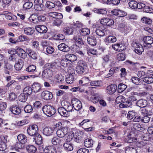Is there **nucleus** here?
Masks as SVG:
<instances>
[{"label": "nucleus", "mask_w": 153, "mask_h": 153, "mask_svg": "<svg viewBox=\"0 0 153 153\" xmlns=\"http://www.w3.org/2000/svg\"><path fill=\"white\" fill-rule=\"evenodd\" d=\"M136 104L137 106L143 108L146 107L147 105L148 102L146 100L140 99L137 101Z\"/></svg>", "instance_id": "nucleus-23"}, {"label": "nucleus", "mask_w": 153, "mask_h": 153, "mask_svg": "<svg viewBox=\"0 0 153 153\" xmlns=\"http://www.w3.org/2000/svg\"><path fill=\"white\" fill-rule=\"evenodd\" d=\"M26 149L29 153H35L37 150L36 147L33 145H28Z\"/></svg>", "instance_id": "nucleus-37"}, {"label": "nucleus", "mask_w": 153, "mask_h": 153, "mask_svg": "<svg viewBox=\"0 0 153 153\" xmlns=\"http://www.w3.org/2000/svg\"><path fill=\"white\" fill-rule=\"evenodd\" d=\"M4 69H7L9 71H12L13 69V66L8 63L7 61L5 60L4 61Z\"/></svg>", "instance_id": "nucleus-46"}, {"label": "nucleus", "mask_w": 153, "mask_h": 153, "mask_svg": "<svg viewBox=\"0 0 153 153\" xmlns=\"http://www.w3.org/2000/svg\"><path fill=\"white\" fill-rule=\"evenodd\" d=\"M0 142V151H4L7 149L6 143L8 141V136H1Z\"/></svg>", "instance_id": "nucleus-3"}, {"label": "nucleus", "mask_w": 153, "mask_h": 153, "mask_svg": "<svg viewBox=\"0 0 153 153\" xmlns=\"http://www.w3.org/2000/svg\"><path fill=\"white\" fill-rule=\"evenodd\" d=\"M141 113L147 115H151L153 114V109L149 108H143L141 111Z\"/></svg>", "instance_id": "nucleus-32"}, {"label": "nucleus", "mask_w": 153, "mask_h": 153, "mask_svg": "<svg viewBox=\"0 0 153 153\" xmlns=\"http://www.w3.org/2000/svg\"><path fill=\"white\" fill-rule=\"evenodd\" d=\"M135 0H131L129 3V7L132 9H135L138 7V4L134 1Z\"/></svg>", "instance_id": "nucleus-48"}, {"label": "nucleus", "mask_w": 153, "mask_h": 153, "mask_svg": "<svg viewBox=\"0 0 153 153\" xmlns=\"http://www.w3.org/2000/svg\"><path fill=\"white\" fill-rule=\"evenodd\" d=\"M127 88V86L123 83H120L118 86V91L119 93L123 92Z\"/></svg>", "instance_id": "nucleus-47"}, {"label": "nucleus", "mask_w": 153, "mask_h": 153, "mask_svg": "<svg viewBox=\"0 0 153 153\" xmlns=\"http://www.w3.org/2000/svg\"><path fill=\"white\" fill-rule=\"evenodd\" d=\"M72 72H70L69 74L68 77L66 78V82L68 84H71L73 83L74 80V75L75 74V71L73 69H72Z\"/></svg>", "instance_id": "nucleus-9"}, {"label": "nucleus", "mask_w": 153, "mask_h": 153, "mask_svg": "<svg viewBox=\"0 0 153 153\" xmlns=\"http://www.w3.org/2000/svg\"><path fill=\"white\" fill-rule=\"evenodd\" d=\"M32 92V88L29 86H27L23 90V93L28 96L31 95Z\"/></svg>", "instance_id": "nucleus-44"}, {"label": "nucleus", "mask_w": 153, "mask_h": 153, "mask_svg": "<svg viewBox=\"0 0 153 153\" xmlns=\"http://www.w3.org/2000/svg\"><path fill=\"white\" fill-rule=\"evenodd\" d=\"M32 89V91L35 93L41 91L42 90L40 84L38 82H34L33 83Z\"/></svg>", "instance_id": "nucleus-20"}, {"label": "nucleus", "mask_w": 153, "mask_h": 153, "mask_svg": "<svg viewBox=\"0 0 153 153\" xmlns=\"http://www.w3.org/2000/svg\"><path fill=\"white\" fill-rule=\"evenodd\" d=\"M54 131L53 128L46 126L43 129V134L46 136H50L53 135Z\"/></svg>", "instance_id": "nucleus-8"}, {"label": "nucleus", "mask_w": 153, "mask_h": 153, "mask_svg": "<svg viewBox=\"0 0 153 153\" xmlns=\"http://www.w3.org/2000/svg\"><path fill=\"white\" fill-rule=\"evenodd\" d=\"M64 149L67 151H71L73 149V144L69 140H66V142L64 143Z\"/></svg>", "instance_id": "nucleus-17"}, {"label": "nucleus", "mask_w": 153, "mask_h": 153, "mask_svg": "<svg viewBox=\"0 0 153 153\" xmlns=\"http://www.w3.org/2000/svg\"><path fill=\"white\" fill-rule=\"evenodd\" d=\"M23 144L21 143L20 142H16L14 145L11 146V149L13 150L14 148H18L19 149H22L23 148Z\"/></svg>", "instance_id": "nucleus-49"}, {"label": "nucleus", "mask_w": 153, "mask_h": 153, "mask_svg": "<svg viewBox=\"0 0 153 153\" xmlns=\"http://www.w3.org/2000/svg\"><path fill=\"white\" fill-rule=\"evenodd\" d=\"M87 40L88 43L92 46H94L97 43V41L95 37L91 36L88 37L87 38Z\"/></svg>", "instance_id": "nucleus-24"}, {"label": "nucleus", "mask_w": 153, "mask_h": 153, "mask_svg": "<svg viewBox=\"0 0 153 153\" xmlns=\"http://www.w3.org/2000/svg\"><path fill=\"white\" fill-rule=\"evenodd\" d=\"M131 102L128 101H124L122 103H121L119 105V107L121 108H128L131 106Z\"/></svg>", "instance_id": "nucleus-40"}, {"label": "nucleus", "mask_w": 153, "mask_h": 153, "mask_svg": "<svg viewBox=\"0 0 153 153\" xmlns=\"http://www.w3.org/2000/svg\"><path fill=\"white\" fill-rule=\"evenodd\" d=\"M126 99L125 97L122 96H120L117 97L116 99V102L117 103H122Z\"/></svg>", "instance_id": "nucleus-52"}, {"label": "nucleus", "mask_w": 153, "mask_h": 153, "mask_svg": "<svg viewBox=\"0 0 153 153\" xmlns=\"http://www.w3.org/2000/svg\"><path fill=\"white\" fill-rule=\"evenodd\" d=\"M119 69L117 67H114L110 69L109 71V73L107 74L108 77L111 76L114 73L117 71Z\"/></svg>", "instance_id": "nucleus-53"}, {"label": "nucleus", "mask_w": 153, "mask_h": 153, "mask_svg": "<svg viewBox=\"0 0 153 153\" xmlns=\"http://www.w3.org/2000/svg\"><path fill=\"white\" fill-rule=\"evenodd\" d=\"M48 15L56 19H61L63 18L61 13L56 12H50L48 13Z\"/></svg>", "instance_id": "nucleus-27"}, {"label": "nucleus", "mask_w": 153, "mask_h": 153, "mask_svg": "<svg viewBox=\"0 0 153 153\" xmlns=\"http://www.w3.org/2000/svg\"><path fill=\"white\" fill-rule=\"evenodd\" d=\"M55 126L56 127H58L59 129L63 128V127H68L63 122H59L56 124Z\"/></svg>", "instance_id": "nucleus-60"}, {"label": "nucleus", "mask_w": 153, "mask_h": 153, "mask_svg": "<svg viewBox=\"0 0 153 153\" xmlns=\"http://www.w3.org/2000/svg\"><path fill=\"white\" fill-rule=\"evenodd\" d=\"M33 141L38 145L41 144L42 143V140L41 136L39 133L33 136Z\"/></svg>", "instance_id": "nucleus-21"}, {"label": "nucleus", "mask_w": 153, "mask_h": 153, "mask_svg": "<svg viewBox=\"0 0 153 153\" xmlns=\"http://www.w3.org/2000/svg\"><path fill=\"white\" fill-rule=\"evenodd\" d=\"M66 60L70 62H74L76 60L77 56L74 54H66L65 56Z\"/></svg>", "instance_id": "nucleus-25"}, {"label": "nucleus", "mask_w": 153, "mask_h": 153, "mask_svg": "<svg viewBox=\"0 0 153 153\" xmlns=\"http://www.w3.org/2000/svg\"><path fill=\"white\" fill-rule=\"evenodd\" d=\"M111 13L115 15L121 17H124L127 15V13L123 10H112Z\"/></svg>", "instance_id": "nucleus-11"}, {"label": "nucleus", "mask_w": 153, "mask_h": 153, "mask_svg": "<svg viewBox=\"0 0 153 153\" xmlns=\"http://www.w3.org/2000/svg\"><path fill=\"white\" fill-rule=\"evenodd\" d=\"M38 130V128L37 125H30L27 128V132L30 136H33L38 133L37 132Z\"/></svg>", "instance_id": "nucleus-2"}, {"label": "nucleus", "mask_w": 153, "mask_h": 153, "mask_svg": "<svg viewBox=\"0 0 153 153\" xmlns=\"http://www.w3.org/2000/svg\"><path fill=\"white\" fill-rule=\"evenodd\" d=\"M58 113L64 117H67L69 116V114L67 110L62 107H59L58 109Z\"/></svg>", "instance_id": "nucleus-22"}, {"label": "nucleus", "mask_w": 153, "mask_h": 153, "mask_svg": "<svg viewBox=\"0 0 153 153\" xmlns=\"http://www.w3.org/2000/svg\"><path fill=\"white\" fill-rule=\"evenodd\" d=\"M54 37L57 40H62L65 39V36L62 34H56L54 35Z\"/></svg>", "instance_id": "nucleus-62"}, {"label": "nucleus", "mask_w": 153, "mask_h": 153, "mask_svg": "<svg viewBox=\"0 0 153 153\" xmlns=\"http://www.w3.org/2000/svg\"><path fill=\"white\" fill-rule=\"evenodd\" d=\"M68 130V127H63V128L58 129L56 131V134L60 138L64 137L67 134Z\"/></svg>", "instance_id": "nucleus-5"}, {"label": "nucleus", "mask_w": 153, "mask_h": 153, "mask_svg": "<svg viewBox=\"0 0 153 153\" xmlns=\"http://www.w3.org/2000/svg\"><path fill=\"white\" fill-rule=\"evenodd\" d=\"M141 20L143 23L149 25L151 24L152 22V21L151 19L145 17L142 18Z\"/></svg>", "instance_id": "nucleus-63"}, {"label": "nucleus", "mask_w": 153, "mask_h": 153, "mask_svg": "<svg viewBox=\"0 0 153 153\" xmlns=\"http://www.w3.org/2000/svg\"><path fill=\"white\" fill-rule=\"evenodd\" d=\"M85 68L83 67H80L77 66L76 67V72L79 74H82L85 71Z\"/></svg>", "instance_id": "nucleus-58"}, {"label": "nucleus", "mask_w": 153, "mask_h": 153, "mask_svg": "<svg viewBox=\"0 0 153 153\" xmlns=\"http://www.w3.org/2000/svg\"><path fill=\"white\" fill-rule=\"evenodd\" d=\"M90 33V30L87 28L81 29L79 30L80 34L83 36H86L89 34Z\"/></svg>", "instance_id": "nucleus-35"}, {"label": "nucleus", "mask_w": 153, "mask_h": 153, "mask_svg": "<svg viewBox=\"0 0 153 153\" xmlns=\"http://www.w3.org/2000/svg\"><path fill=\"white\" fill-rule=\"evenodd\" d=\"M117 89V86L115 84L108 86L107 88V92L109 94L114 93Z\"/></svg>", "instance_id": "nucleus-12"}, {"label": "nucleus", "mask_w": 153, "mask_h": 153, "mask_svg": "<svg viewBox=\"0 0 153 153\" xmlns=\"http://www.w3.org/2000/svg\"><path fill=\"white\" fill-rule=\"evenodd\" d=\"M72 105L74 109L77 111H79L82 108V104L81 101L77 98H73L71 101Z\"/></svg>", "instance_id": "nucleus-4"}, {"label": "nucleus", "mask_w": 153, "mask_h": 153, "mask_svg": "<svg viewBox=\"0 0 153 153\" xmlns=\"http://www.w3.org/2000/svg\"><path fill=\"white\" fill-rule=\"evenodd\" d=\"M36 67L34 65H30L26 69V71L31 74L36 71Z\"/></svg>", "instance_id": "nucleus-42"}, {"label": "nucleus", "mask_w": 153, "mask_h": 153, "mask_svg": "<svg viewBox=\"0 0 153 153\" xmlns=\"http://www.w3.org/2000/svg\"><path fill=\"white\" fill-rule=\"evenodd\" d=\"M63 33L66 35L72 34L74 33V28L70 27H65L63 29Z\"/></svg>", "instance_id": "nucleus-18"}, {"label": "nucleus", "mask_w": 153, "mask_h": 153, "mask_svg": "<svg viewBox=\"0 0 153 153\" xmlns=\"http://www.w3.org/2000/svg\"><path fill=\"white\" fill-rule=\"evenodd\" d=\"M42 110L44 114L48 117L53 115L56 112L55 109L53 107L48 105L43 107Z\"/></svg>", "instance_id": "nucleus-1"}, {"label": "nucleus", "mask_w": 153, "mask_h": 153, "mask_svg": "<svg viewBox=\"0 0 153 153\" xmlns=\"http://www.w3.org/2000/svg\"><path fill=\"white\" fill-rule=\"evenodd\" d=\"M18 141L23 144L25 143L27 140V138L25 135L23 134H20L17 136Z\"/></svg>", "instance_id": "nucleus-29"}, {"label": "nucleus", "mask_w": 153, "mask_h": 153, "mask_svg": "<svg viewBox=\"0 0 153 153\" xmlns=\"http://www.w3.org/2000/svg\"><path fill=\"white\" fill-rule=\"evenodd\" d=\"M105 30L103 26H100L96 28L95 31L97 35L100 37H102L104 36Z\"/></svg>", "instance_id": "nucleus-10"}, {"label": "nucleus", "mask_w": 153, "mask_h": 153, "mask_svg": "<svg viewBox=\"0 0 153 153\" xmlns=\"http://www.w3.org/2000/svg\"><path fill=\"white\" fill-rule=\"evenodd\" d=\"M45 67L47 69H54L58 67L57 64L56 63H47L45 65Z\"/></svg>", "instance_id": "nucleus-36"}, {"label": "nucleus", "mask_w": 153, "mask_h": 153, "mask_svg": "<svg viewBox=\"0 0 153 153\" xmlns=\"http://www.w3.org/2000/svg\"><path fill=\"white\" fill-rule=\"evenodd\" d=\"M54 51V48L51 46L48 47L46 49V51L47 53L49 54H51L53 53Z\"/></svg>", "instance_id": "nucleus-64"}, {"label": "nucleus", "mask_w": 153, "mask_h": 153, "mask_svg": "<svg viewBox=\"0 0 153 153\" xmlns=\"http://www.w3.org/2000/svg\"><path fill=\"white\" fill-rule=\"evenodd\" d=\"M23 62L21 60H19L15 64V68L17 71L20 70L22 68L23 66Z\"/></svg>", "instance_id": "nucleus-31"}, {"label": "nucleus", "mask_w": 153, "mask_h": 153, "mask_svg": "<svg viewBox=\"0 0 153 153\" xmlns=\"http://www.w3.org/2000/svg\"><path fill=\"white\" fill-rule=\"evenodd\" d=\"M143 81L146 83H151L153 82V78L146 76L145 78L143 79Z\"/></svg>", "instance_id": "nucleus-57"}, {"label": "nucleus", "mask_w": 153, "mask_h": 153, "mask_svg": "<svg viewBox=\"0 0 153 153\" xmlns=\"http://www.w3.org/2000/svg\"><path fill=\"white\" fill-rule=\"evenodd\" d=\"M33 6L32 3L30 2L25 3L23 5V8L25 10L29 9L31 8Z\"/></svg>", "instance_id": "nucleus-51"}, {"label": "nucleus", "mask_w": 153, "mask_h": 153, "mask_svg": "<svg viewBox=\"0 0 153 153\" xmlns=\"http://www.w3.org/2000/svg\"><path fill=\"white\" fill-rule=\"evenodd\" d=\"M43 152L44 153H57L55 147L53 146L45 147Z\"/></svg>", "instance_id": "nucleus-14"}, {"label": "nucleus", "mask_w": 153, "mask_h": 153, "mask_svg": "<svg viewBox=\"0 0 153 153\" xmlns=\"http://www.w3.org/2000/svg\"><path fill=\"white\" fill-rule=\"evenodd\" d=\"M85 68L87 66L86 62L83 60H80L77 62V66Z\"/></svg>", "instance_id": "nucleus-61"}, {"label": "nucleus", "mask_w": 153, "mask_h": 153, "mask_svg": "<svg viewBox=\"0 0 153 153\" xmlns=\"http://www.w3.org/2000/svg\"><path fill=\"white\" fill-rule=\"evenodd\" d=\"M37 16L35 14H32L28 18V19L30 22L35 23V22H37Z\"/></svg>", "instance_id": "nucleus-54"}, {"label": "nucleus", "mask_w": 153, "mask_h": 153, "mask_svg": "<svg viewBox=\"0 0 153 153\" xmlns=\"http://www.w3.org/2000/svg\"><path fill=\"white\" fill-rule=\"evenodd\" d=\"M134 45L135 48L134 49L135 52L138 54H140L144 51V49L142 47V45L136 43H135Z\"/></svg>", "instance_id": "nucleus-13"}, {"label": "nucleus", "mask_w": 153, "mask_h": 153, "mask_svg": "<svg viewBox=\"0 0 153 153\" xmlns=\"http://www.w3.org/2000/svg\"><path fill=\"white\" fill-rule=\"evenodd\" d=\"M58 48L59 50L63 52H66L69 51V47L64 43H61L58 45Z\"/></svg>", "instance_id": "nucleus-28"}, {"label": "nucleus", "mask_w": 153, "mask_h": 153, "mask_svg": "<svg viewBox=\"0 0 153 153\" xmlns=\"http://www.w3.org/2000/svg\"><path fill=\"white\" fill-rule=\"evenodd\" d=\"M62 139H60L56 138V137H53L52 140L51 142L54 145H62V144L63 143L62 142Z\"/></svg>", "instance_id": "nucleus-33"}, {"label": "nucleus", "mask_w": 153, "mask_h": 153, "mask_svg": "<svg viewBox=\"0 0 153 153\" xmlns=\"http://www.w3.org/2000/svg\"><path fill=\"white\" fill-rule=\"evenodd\" d=\"M10 111L13 114H19L21 112V109L16 106L12 105L9 108Z\"/></svg>", "instance_id": "nucleus-15"}, {"label": "nucleus", "mask_w": 153, "mask_h": 153, "mask_svg": "<svg viewBox=\"0 0 153 153\" xmlns=\"http://www.w3.org/2000/svg\"><path fill=\"white\" fill-rule=\"evenodd\" d=\"M24 31L25 33L27 35H32L34 32L33 28L30 27L24 28Z\"/></svg>", "instance_id": "nucleus-39"}, {"label": "nucleus", "mask_w": 153, "mask_h": 153, "mask_svg": "<svg viewBox=\"0 0 153 153\" xmlns=\"http://www.w3.org/2000/svg\"><path fill=\"white\" fill-rule=\"evenodd\" d=\"M63 108L65 109L68 111H71L73 109V106L68 102L65 101L62 102Z\"/></svg>", "instance_id": "nucleus-26"}, {"label": "nucleus", "mask_w": 153, "mask_h": 153, "mask_svg": "<svg viewBox=\"0 0 153 153\" xmlns=\"http://www.w3.org/2000/svg\"><path fill=\"white\" fill-rule=\"evenodd\" d=\"M73 51L81 55H83L84 54L83 52L80 50V48L76 45H75L73 46Z\"/></svg>", "instance_id": "nucleus-41"}, {"label": "nucleus", "mask_w": 153, "mask_h": 153, "mask_svg": "<svg viewBox=\"0 0 153 153\" xmlns=\"http://www.w3.org/2000/svg\"><path fill=\"white\" fill-rule=\"evenodd\" d=\"M117 58L119 61H123L125 59V55L123 53H120L117 55Z\"/></svg>", "instance_id": "nucleus-59"}, {"label": "nucleus", "mask_w": 153, "mask_h": 153, "mask_svg": "<svg viewBox=\"0 0 153 153\" xmlns=\"http://www.w3.org/2000/svg\"><path fill=\"white\" fill-rule=\"evenodd\" d=\"M93 143V140L90 138H88L84 141V145L87 148H89L92 146Z\"/></svg>", "instance_id": "nucleus-38"}, {"label": "nucleus", "mask_w": 153, "mask_h": 153, "mask_svg": "<svg viewBox=\"0 0 153 153\" xmlns=\"http://www.w3.org/2000/svg\"><path fill=\"white\" fill-rule=\"evenodd\" d=\"M24 110L25 112L29 113L31 112L33 110L32 106L30 105H27L24 107Z\"/></svg>", "instance_id": "nucleus-55"}, {"label": "nucleus", "mask_w": 153, "mask_h": 153, "mask_svg": "<svg viewBox=\"0 0 153 153\" xmlns=\"http://www.w3.org/2000/svg\"><path fill=\"white\" fill-rule=\"evenodd\" d=\"M41 96L44 100H49L52 99L53 97L52 93L48 91H44L41 93Z\"/></svg>", "instance_id": "nucleus-6"}, {"label": "nucleus", "mask_w": 153, "mask_h": 153, "mask_svg": "<svg viewBox=\"0 0 153 153\" xmlns=\"http://www.w3.org/2000/svg\"><path fill=\"white\" fill-rule=\"evenodd\" d=\"M62 21L60 20V19H56L53 21V24L54 25L59 26L62 24Z\"/></svg>", "instance_id": "nucleus-56"}, {"label": "nucleus", "mask_w": 153, "mask_h": 153, "mask_svg": "<svg viewBox=\"0 0 153 153\" xmlns=\"http://www.w3.org/2000/svg\"><path fill=\"white\" fill-rule=\"evenodd\" d=\"M143 40L144 43L146 44H152L153 43V38L150 36H146L144 37Z\"/></svg>", "instance_id": "nucleus-50"}, {"label": "nucleus", "mask_w": 153, "mask_h": 153, "mask_svg": "<svg viewBox=\"0 0 153 153\" xmlns=\"http://www.w3.org/2000/svg\"><path fill=\"white\" fill-rule=\"evenodd\" d=\"M116 40V38L115 36H110L106 38L104 40V41L107 44L115 42Z\"/></svg>", "instance_id": "nucleus-34"}, {"label": "nucleus", "mask_w": 153, "mask_h": 153, "mask_svg": "<svg viewBox=\"0 0 153 153\" xmlns=\"http://www.w3.org/2000/svg\"><path fill=\"white\" fill-rule=\"evenodd\" d=\"M53 72L51 70L46 68L42 72V77L45 79H48L52 77Z\"/></svg>", "instance_id": "nucleus-7"}, {"label": "nucleus", "mask_w": 153, "mask_h": 153, "mask_svg": "<svg viewBox=\"0 0 153 153\" xmlns=\"http://www.w3.org/2000/svg\"><path fill=\"white\" fill-rule=\"evenodd\" d=\"M35 28L37 31L40 33H45L48 30L47 27L44 25L36 26Z\"/></svg>", "instance_id": "nucleus-16"}, {"label": "nucleus", "mask_w": 153, "mask_h": 153, "mask_svg": "<svg viewBox=\"0 0 153 153\" xmlns=\"http://www.w3.org/2000/svg\"><path fill=\"white\" fill-rule=\"evenodd\" d=\"M112 47L115 50L118 51H123L124 49V47L122 46V44H116L112 45Z\"/></svg>", "instance_id": "nucleus-30"}, {"label": "nucleus", "mask_w": 153, "mask_h": 153, "mask_svg": "<svg viewBox=\"0 0 153 153\" xmlns=\"http://www.w3.org/2000/svg\"><path fill=\"white\" fill-rule=\"evenodd\" d=\"M28 96L23 93L20 94L19 97V100L22 102H25L27 99Z\"/></svg>", "instance_id": "nucleus-45"}, {"label": "nucleus", "mask_w": 153, "mask_h": 153, "mask_svg": "<svg viewBox=\"0 0 153 153\" xmlns=\"http://www.w3.org/2000/svg\"><path fill=\"white\" fill-rule=\"evenodd\" d=\"M90 81V80L88 77L84 76L79 81V84H83V85H85L89 83Z\"/></svg>", "instance_id": "nucleus-43"}, {"label": "nucleus", "mask_w": 153, "mask_h": 153, "mask_svg": "<svg viewBox=\"0 0 153 153\" xmlns=\"http://www.w3.org/2000/svg\"><path fill=\"white\" fill-rule=\"evenodd\" d=\"M125 152L126 153H139L138 149L133 147L131 146H127L126 147Z\"/></svg>", "instance_id": "nucleus-19"}]
</instances>
